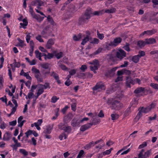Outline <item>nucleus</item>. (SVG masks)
Listing matches in <instances>:
<instances>
[{
	"instance_id": "f257e3e1",
	"label": "nucleus",
	"mask_w": 158,
	"mask_h": 158,
	"mask_svg": "<svg viewBox=\"0 0 158 158\" xmlns=\"http://www.w3.org/2000/svg\"><path fill=\"white\" fill-rule=\"evenodd\" d=\"M93 14V11L91 8L87 9L84 15H83L79 19V22L80 24L84 23L90 19Z\"/></svg>"
},
{
	"instance_id": "f03ea898",
	"label": "nucleus",
	"mask_w": 158,
	"mask_h": 158,
	"mask_svg": "<svg viewBox=\"0 0 158 158\" xmlns=\"http://www.w3.org/2000/svg\"><path fill=\"white\" fill-rule=\"evenodd\" d=\"M107 103L109 105H111L113 108L116 110L120 109L123 106L122 104L118 101L114 100L112 98L109 99Z\"/></svg>"
},
{
	"instance_id": "7ed1b4c3",
	"label": "nucleus",
	"mask_w": 158,
	"mask_h": 158,
	"mask_svg": "<svg viewBox=\"0 0 158 158\" xmlns=\"http://www.w3.org/2000/svg\"><path fill=\"white\" fill-rule=\"evenodd\" d=\"M141 81L138 78H135L133 80L131 77H126V86L128 88H131V84L134 85L135 83L140 84Z\"/></svg>"
},
{
	"instance_id": "20e7f679",
	"label": "nucleus",
	"mask_w": 158,
	"mask_h": 158,
	"mask_svg": "<svg viewBox=\"0 0 158 158\" xmlns=\"http://www.w3.org/2000/svg\"><path fill=\"white\" fill-rule=\"evenodd\" d=\"M145 150L143 149L141 150L138 155V158H147L151 154V151L148 150L144 152Z\"/></svg>"
},
{
	"instance_id": "39448f33",
	"label": "nucleus",
	"mask_w": 158,
	"mask_h": 158,
	"mask_svg": "<svg viewBox=\"0 0 158 158\" xmlns=\"http://www.w3.org/2000/svg\"><path fill=\"white\" fill-rule=\"evenodd\" d=\"M116 57L120 60L122 59L126 56V53L123 50L120 49L116 53Z\"/></svg>"
},
{
	"instance_id": "423d86ee",
	"label": "nucleus",
	"mask_w": 158,
	"mask_h": 158,
	"mask_svg": "<svg viewBox=\"0 0 158 158\" xmlns=\"http://www.w3.org/2000/svg\"><path fill=\"white\" fill-rule=\"evenodd\" d=\"M149 89H135L134 93L137 94V96L144 95L148 93Z\"/></svg>"
},
{
	"instance_id": "0eeeda50",
	"label": "nucleus",
	"mask_w": 158,
	"mask_h": 158,
	"mask_svg": "<svg viewBox=\"0 0 158 158\" xmlns=\"http://www.w3.org/2000/svg\"><path fill=\"white\" fill-rule=\"evenodd\" d=\"M139 112L135 118V120L136 121H138L142 116L143 113H147V112H145V110L144 109V108L143 107L139 108Z\"/></svg>"
},
{
	"instance_id": "6e6552de",
	"label": "nucleus",
	"mask_w": 158,
	"mask_h": 158,
	"mask_svg": "<svg viewBox=\"0 0 158 158\" xmlns=\"http://www.w3.org/2000/svg\"><path fill=\"white\" fill-rule=\"evenodd\" d=\"M156 102H153L150 105L148 106L146 108H144L145 110V112L147 113L150 111L151 110L153 109L156 107Z\"/></svg>"
},
{
	"instance_id": "1a4fd4ad",
	"label": "nucleus",
	"mask_w": 158,
	"mask_h": 158,
	"mask_svg": "<svg viewBox=\"0 0 158 158\" xmlns=\"http://www.w3.org/2000/svg\"><path fill=\"white\" fill-rule=\"evenodd\" d=\"M52 125H49L47 126L44 129L43 132L45 134H50L53 129Z\"/></svg>"
},
{
	"instance_id": "9d476101",
	"label": "nucleus",
	"mask_w": 158,
	"mask_h": 158,
	"mask_svg": "<svg viewBox=\"0 0 158 158\" xmlns=\"http://www.w3.org/2000/svg\"><path fill=\"white\" fill-rule=\"evenodd\" d=\"M122 39L120 37H118L115 39L113 41V42H110L109 44V45L113 46H116L117 44L120 43L122 41Z\"/></svg>"
},
{
	"instance_id": "9b49d317",
	"label": "nucleus",
	"mask_w": 158,
	"mask_h": 158,
	"mask_svg": "<svg viewBox=\"0 0 158 158\" xmlns=\"http://www.w3.org/2000/svg\"><path fill=\"white\" fill-rule=\"evenodd\" d=\"M106 87L103 83L102 82H97L94 87L92 89H105Z\"/></svg>"
},
{
	"instance_id": "f8f14e48",
	"label": "nucleus",
	"mask_w": 158,
	"mask_h": 158,
	"mask_svg": "<svg viewBox=\"0 0 158 158\" xmlns=\"http://www.w3.org/2000/svg\"><path fill=\"white\" fill-rule=\"evenodd\" d=\"M92 124L88 123L81 126L80 128V130L81 131H84L90 128Z\"/></svg>"
},
{
	"instance_id": "ddd939ff",
	"label": "nucleus",
	"mask_w": 158,
	"mask_h": 158,
	"mask_svg": "<svg viewBox=\"0 0 158 158\" xmlns=\"http://www.w3.org/2000/svg\"><path fill=\"white\" fill-rule=\"evenodd\" d=\"M23 117L22 116H20L18 119V126L22 128L24 123L26 122V120H23Z\"/></svg>"
},
{
	"instance_id": "4468645a",
	"label": "nucleus",
	"mask_w": 158,
	"mask_h": 158,
	"mask_svg": "<svg viewBox=\"0 0 158 158\" xmlns=\"http://www.w3.org/2000/svg\"><path fill=\"white\" fill-rule=\"evenodd\" d=\"M54 40L53 39H49L46 45V47L47 49H50L52 46L54 44Z\"/></svg>"
},
{
	"instance_id": "2eb2a0df",
	"label": "nucleus",
	"mask_w": 158,
	"mask_h": 158,
	"mask_svg": "<svg viewBox=\"0 0 158 158\" xmlns=\"http://www.w3.org/2000/svg\"><path fill=\"white\" fill-rule=\"evenodd\" d=\"M12 135L10 132H6L3 135V140L5 141H8L11 137Z\"/></svg>"
},
{
	"instance_id": "dca6fc26",
	"label": "nucleus",
	"mask_w": 158,
	"mask_h": 158,
	"mask_svg": "<svg viewBox=\"0 0 158 158\" xmlns=\"http://www.w3.org/2000/svg\"><path fill=\"white\" fill-rule=\"evenodd\" d=\"M42 123L43 120L42 119H38L36 122L34 123L35 126L38 130H40L41 128L40 126L41 125Z\"/></svg>"
},
{
	"instance_id": "f3484780",
	"label": "nucleus",
	"mask_w": 158,
	"mask_h": 158,
	"mask_svg": "<svg viewBox=\"0 0 158 158\" xmlns=\"http://www.w3.org/2000/svg\"><path fill=\"white\" fill-rule=\"evenodd\" d=\"M157 32L156 29H154L151 30H148L144 31L143 33V35L145 34H147L148 35H152L155 34Z\"/></svg>"
},
{
	"instance_id": "a211bd4d",
	"label": "nucleus",
	"mask_w": 158,
	"mask_h": 158,
	"mask_svg": "<svg viewBox=\"0 0 158 158\" xmlns=\"http://www.w3.org/2000/svg\"><path fill=\"white\" fill-rule=\"evenodd\" d=\"M146 44H153L156 43V40L153 38H150L149 39H146L145 40Z\"/></svg>"
},
{
	"instance_id": "6ab92c4d",
	"label": "nucleus",
	"mask_w": 158,
	"mask_h": 158,
	"mask_svg": "<svg viewBox=\"0 0 158 158\" xmlns=\"http://www.w3.org/2000/svg\"><path fill=\"white\" fill-rule=\"evenodd\" d=\"M92 64L94 66V68L96 69H98L99 67L100 64L99 61L98 60H94L92 62Z\"/></svg>"
},
{
	"instance_id": "aec40b11",
	"label": "nucleus",
	"mask_w": 158,
	"mask_h": 158,
	"mask_svg": "<svg viewBox=\"0 0 158 158\" xmlns=\"http://www.w3.org/2000/svg\"><path fill=\"white\" fill-rule=\"evenodd\" d=\"M38 87L39 88V89H46L47 88H50L49 83H46L44 85L39 84Z\"/></svg>"
},
{
	"instance_id": "412c9836",
	"label": "nucleus",
	"mask_w": 158,
	"mask_h": 158,
	"mask_svg": "<svg viewBox=\"0 0 158 158\" xmlns=\"http://www.w3.org/2000/svg\"><path fill=\"white\" fill-rule=\"evenodd\" d=\"M146 44L145 41L139 40L137 42V45L139 47L142 48L144 47Z\"/></svg>"
},
{
	"instance_id": "4be33fe9",
	"label": "nucleus",
	"mask_w": 158,
	"mask_h": 158,
	"mask_svg": "<svg viewBox=\"0 0 158 158\" xmlns=\"http://www.w3.org/2000/svg\"><path fill=\"white\" fill-rule=\"evenodd\" d=\"M34 94L33 93V91L32 89L29 92L27 96H26V98L27 99L28 98L29 99H31L33 98H34Z\"/></svg>"
},
{
	"instance_id": "5701e85b",
	"label": "nucleus",
	"mask_w": 158,
	"mask_h": 158,
	"mask_svg": "<svg viewBox=\"0 0 158 158\" xmlns=\"http://www.w3.org/2000/svg\"><path fill=\"white\" fill-rule=\"evenodd\" d=\"M17 40L19 42V43L18 44V46L22 48L23 46H26V45L24 44V40H21L19 38H18Z\"/></svg>"
},
{
	"instance_id": "b1692460",
	"label": "nucleus",
	"mask_w": 158,
	"mask_h": 158,
	"mask_svg": "<svg viewBox=\"0 0 158 158\" xmlns=\"http://www.w3.org/2000/svg\"><path fill=\"white\" fill-rule=\"evenodd\" d=\"M89 40V35H87L82 40V42L81 44L82 45H84Z\"/></svg>"
},
{
	"instance_id": "393cba45",
	"label": "nucleus",
	"mask_w": 158,
	"mask_h": 158,
	"mask_svg": "<svg viewBox=\"0 0 158 158\" xmlns=\"http://www.w3.org/2000/svg\"><path fill=\"white\" fill-rule=\"evenodd\" d=\"M106 58L108 61H114V57L112 54H109L107 55Z\"/></svg>"
},
{
	"instance_id": "a878e982",
	"label": "nucleus",
	"mask_w": 158,
	"mask_h": 158,
	"mask_svg": "<svg viewBox=\"0 0 158 158\" xmlns=\"http://www.w3.org/2000/svg\"><path fill=\"white\" fill-rule=\"evenodd\" d=\"M139 58L140 57L137 55L133 56L132 58V60L135 63H137L139 61Z\"/></svg>"
},
{
	"instance_id": "bb28decb",
	"label": "nucleus",
	"mask_w": 158,
	"mask_h": 158,
	"mask_svg": "<svg viewBox=\"0 0 158 158\" xmlns=\"http://www.w3.org/2000/svg\"><path fill=\"white\" fill-rule=\"evenodd\" d=\"M116 11V9L114 7H112L111 9H107L106 10H105V12L108 13V14H110V13H113L115 12Z\"/></svg>"
},
{
	"instance_id": "cd10ccee",
	"label": "nucleus",
	"mask_w": 158,
	"mask_h": 158,
	"mask_svg": "<svg viewBox=\"0 0 158 158\" xmlns=\"http://www.w3.org/2000/svg\"><path fill=\"white\" fill-rule=\"evenodd\" d=\"M19 152L23 155L24 156H26L28 155V152L25 149H20L19 150Z\"/></svg>"
},
{
	"instance_id": "c85d7f7f",
	"label": "nucleus",
	"mask_w": 158,
	"mask_h": 158,
	"mask_svg": "<svg viewBox=\"0 0 158 158\" xmlns=\"http://www.w3.org/2000/svg\"><path fill=\"white\" fill-rule=\"evenodd\" d=\"M81 38V34L79 33L77 36L75 35L73 37V39L74 41H77L79 40Z\"/></svg>"
},
{
	"instance_id": "c756f323",
	"label": "nucleus",
	"mask_w": 158,
	"mask_h": 158,
	"mask_svg": "<svg viewBox=\"0 0 158 158\" xmlns=\"http://www.w3.org/2000/svg\"><path fill=\"white\" fill-rule=\"evenodd\" d=\"M77 76L79 78H84L85 74L84 73L81 72H77Z\"/></svg>"
},
{
	"instance_id": "7c9ffc66",
	"label": "nucleus",
	"mask_w": 158,
	"mask_h": 158,
	"mask_svg": "<svg viewBox=\"0 0 158 158\" xmlns=\"http://www.w3.org/2000/svg\"><path fill=\"white\" fill-rule=\"evenodd\" d=\"M63 130L65 132H70L71 130V127L69 126L65 125V127H64Z\"/></svg>"
},
{
	"instance_id": "2f4dec72",
	"label": "nucleus",
	"mask_w": 158,
	"mask_h": 158,
	"mask_svg": "<svg viewBox=\"0 0 158 158\" xmlns=\"http://www.w3.org/2000/svg\"><path fill=\"white\" fill-rule=\"evenodd\" d=\"M79 123L76 120H73L71 122V125L74 127H75L79 125Z\"/></svg>"
},
{
	"instance_id": "473e14b6",
	"label": "nucleus",
	"mask_w": 158,
	"mask_h": 158,
	"mask_svg": "<svg viewBox=\"0 0 158 158\" xmlns=\"http://www.w3.org/2000/svg\"><path fill=\"white\" fill-rule=\"evenodd\" d=\"M111 119L113 120H116L119 117L118 114H112L111 115Z\"/></svg>"
},
{
	"instance_id": "72a5a7b5",
	"label": "nucleus",
	"mask_w": 158,
	"mask_h": 158,
	"mask_svg": "<svg viewBox=\"0 0 158 158\" xmlns=\"http://www.w3.org/2000/svg\"><path fill=\"white\" fill-rule=\"evenodd\" d=\"M48 21L52 25H54L55 24V23L53 21L52 18L50 15H48L47 18Z\"/></svg>"
},
{
	"instance_id": "f704fd0d",
	"label": "nucleus",
	"mask_w": 158,
	"mask_h": 158,
	"mask_svg": "<svg viewBox=\"0 0 158 158\" xmlns=\"http://www.w3.org/2000/svg\"><path fill=\"white\" fill-rule=\"evenodd\" d=\"M138 104V102L135 99H134L131 102V107H136L137 105Z\"/></svg>"
},
{
	"instance_id": "c9c22d12",
	"label": "nucleus",
	"mask_w": 158,
	"mask_h": 158,
	"mask_svg": "<svg viewBox=\"0 0 158 158\" xmlns=\"http://www.w3.org/2000/svg\"><path fill=\"white\" fill-rule=\"evenodd\" d=\"M94 146V142H90L89 143L86 145L85 146V149H88L90 148L92 146Z\"/></svg>"
},
{
	"instance_id": "e433bc0d",
	"label": "nucleus",
	"mask_w": 158,
	"mask_h": 158,
	"mask_svg": "<svg viewBox=\"0 0 158 158\" xmlns=\"http://www.w3.org/2000/svg\"><path fill=\"white\" fill-rule=\"evenodd\" d=\"M59 99V97H57L56 96H53L51 99V102L52 103H55Z\"/></svg>"
},
{
	"instance_id": "4c0bfd02",
	"label": "nucleus",
	"mask_w": 158,
	"mask_h": 158,
	"mask_svg": "<svg viewBox=\"0 0 158 158\" xmlns=\"http://www.w3.org/2000/svg\"><path fill=\"white\" fill-rule=\"evenodd\" d=\"M44 89H38L37 93L36 98H38V97L41 94H42L44 92Z\"/></svg>"
},
{
	"instance_id": "58836bf2",
	"label": "nucleus",
	"mask_w": 158,
	"mask_h": 158,
	"mask_svg": "<svg viewBox=\"0 0 158 158\" xmlns=\"http://www.w3.org/2000/svg\"><path fill=\"white\" fill-rule=\"evenodd\" d=\"M63 138H64V139L67 138V136L64 133L61 134L59 136V139L61 140H62L63 139Z\"/></svg>"
},
{
	"instance_id": "ea45409f",
	"label": "nucleus",
	"mask_w": 158,
	"mask_h": 158,
	"mask_svg": "<svg viewBox=\"0 0 158 158\" xmlns=\"http://www.w3.org/2000/svg\"><path fill=\"white\" fill-rule=\"evenodd\" d=\"M147 145V143L146 142H143L140 145L138 148V149H139L144 148V147H146Z\"/></svg>"
},
{
	"instance_id": "a19ab883",
	"label": "nucleus",
	"mask_w": 158,
	"mask_h": 158,
	"mask_svg": "<svg viewBox=\"0 0 158 158\" xmlns=\"http://www.w3.org/2000/svg\"><path fill=\"white\" fill-rule=\"evenodd\" d=\"M97 35L98 37L100 40H102L104 38V35L103 34H100L99 33L98 31H97Z\"/></svg>"
},
{
	"instance_id": "79ce46f5",
	"label": "nucleus",
	"mask_w": 158,
	"mask_h": 158,
	"mask_svg": "<svg viewBox=\"0 0 158 158\" xmlns=\"http://www.w3.org/2000/svg\"><path fill=\"white\" fill-rule=\"evenodd\" d=\"M145 55V52L143 51L139 50V54L137 55L140 58L141 57L144 56Z\"/></svg>"
},
{
	"instance_id": "37998d69",
	"label": "nucleus",
	"mask_w": 158,
	"mask_h": 158,
	"mask_svg": "<svg viewBox=\"0 0 158 158\" xmlns=\"http://www.w3.org/2000/svg\"><path fill=\"white\" fill-rule=\"evenodd\" d=\"M129 44L127 43H126V44L123 47V48L127 52H129L130 51V48L129 47Z\"/></svg>"
},
{
	"instance_id": "c03bdc74",
	"label": "nucleus",
	"mask_w": 158,
	"mask_h": 158,
	"mask_svg": "<svg viewBox=\"0 0 158 158\" xmlns=\"http://www.w3.org/2000/svg\"><path fill=\"white\" fill-rule=\"evenodd\" d=\"M131 107L128 108L125 111L124 113V115L125 116H127L128 114L131 113Z\"/></svg>"
},
{
	"instance_id": "a18cd8bd",
	"label": "nucleus",
	"mask_w": 158,
	"mask_h": 158,
	"mask_svg": "<svg viewBox=\"0 0 158 158\" xmlns=\"http://www.w3.org/2000/svg\"><path fill=\"white\" fill-rule=\"evenodd\" d=\"M3 82L4 80L3 77L2 76H0V89L2 88Z\"/></svg>"
},
{
	"instance_id": "49530a36",
	"label": "nucleus",
	"mask_w": 158,
	"mask_h": 158,
	"mask_svg": "<svg viewBox=\"0 0 158 158\" xmlns=\"http://www.w3.org/2000/svg\"><path fill=\"white\" fill-rule=\"evenodd\" d=\"M63 53L62 52H60L59 53H57L55 54V56L57 59H59L62 57Z\"/></svg>"
},
{
	"instance_id": "de8ad7c7",
	"label": "nucleus",
	"mask_w": 158,
	"mask_h": 158,
	"mask_svg": "<svg viewBox=\"0 0 158 158\" xmlns=\"http://www.w3.org/2000/svg\"><path fill=\"white\" fill-rule=\"evenodd\" d=\"M102 50V48H99L97 50L93 53V54L94 55H96L100 53Z\"/></svg>"
},
{
	"instance_id": "09e8293b",
	"label": "nucleus",
	"mask_w": 158,
	"mask_h": 158,
	"mask_svg": "<svg viewBox=\"0 0 158 158\" xmlns=\"http://www.w3.org/2000/svg\"><path fill=\"white\" fill-rule=\"evenodd\" d=\"M124 74L129 75L128 76L130 77L131 74V72L130 71L126 69H123Z\"/></svg>"
},
{
	"instance_id": "8fccbe9b",
	"label": "nucleus",
	"mask_w": 158,
	"mask_h": 158,
	"mask_svg": "<svg viewBox=\"0 0 158 158\" xmlns=\"http://www.w3.org/2000/svg\"><path fill=\"white\" fill-rule=\"evenodd\" d=\"M35 56L37 58L40 56L41 53L38 50H36L35 52Z\"/></svg>"
},
{
	"instance_id": "3c124183",
	"label": "nucleus",
	"mask_w": 158,
	"mask_h": 158,
	"mask_svg": "<svg viewBox=\"0 0 158 158\" xmlns=\"http://www.w3.org/2000/svg\"><path fill=\"white\" fill-rule=\"evenodd\" d=\"M31 71L35 73V74L40 73V71L39 69L35 68V67L32 68Z\"/></svg>"
},
{
	"instance_id": "603ef678",
	"label": "nucleus",
	"mask_w": 158,
	"mask_h": 158,
	"mask_svg": "<svg viewBox=\"0 0 158 158\" xmlns=\"http://www.w3.org/2000/svg\"><path fill=\"white\" fill-rule=\"evenodd\" d=\"M31 14V16L33 17V18L39 21V17L37 16V15H36L35 14V13L34 12Z\"/></svg>"
},
{
	"instance_id": "864d4df0",
	"label": "nucleus",
	"mask_w": 158,
	"mask_h": 158,
	"mask_svg": "<svg viewBox=\"0 0 158 158\" xmlns=\"http://www.w3.org/2000/svg\"><path fill=\"white\" fill-rule=\"evenodd\" d=\"M123 76H119L117 77L115 80V82H117L120 81H122L123 80Z\"/></svg>"
},
{
	"instance_id": "5fc2aeb1",
	"label": "nucleus",
	"mask_w": 158,
	"mask_h": 158,
	"mask_svg": "<svg viewBox=\"0 0 158 158\" xmlns=\"http://www.w3.org/2000/svg\"><path fill=\"white\" fill-rule=\"evenodd\" d=\"M36 39L37 40H38L40 42H43L44 40L41 38V36L40 35H38L36 37Z\"/></svg>"
},
{
	"instance_id": "6e6d98bb",
	"label": "nucleus",
	"mask_w": 158,
	"mask_h": 158,
	"mask_svg": "<svg viewBox=\"0 0 158 158\" xmlns=\"http://www.w3.org/2000/svg\"><path fill=\"white\" fill-rule=\"evenodd\" d=\"M87 69V67L85 65H82L80 68V69L81 70L82 72H84L85 70Z\"/></svg>"
},
{
	"instance_id": "4d7b16f0",
	"label": "nucleus",
	"mask_w": 158,
	"mask_h": 158,
	"mask_svg": "<svg viewBox=\"0 0 158 158\" xmlns=\"http://www.w3.org/2000/svg\"><path fill=\"white\" fill-rule=\"evenodd\" d=\"M41 66L43 68L45 69H47L49 67V64L48 63L44 64H42Z\"/></svg>"
},
{
	"instance_id": "13d9d810",
	"label": "nucleus",
	"mask_w": 158,
	"mask_h": 158,
	"mask_svg": "<svg viewBox=\"0 0 158 158\" xmlns=\"http://www.w3.org/2000/svg\"><path fill=\"white\" fill-rule=\"evenodd\" d=\"M84 153V152L83 150H81L79 152L78 155H77V158H81L82 157Z\"/></svg>"
},
{
	"instance_id": "bf43d9fd",
	"label": "nucleus",
	"mask_w": 158,
	"mask_h": 158,
	"mask_svg": "<svg viewBox=\"0 0 158 158\" xmlns=\"http://www.w3.org/2000/svg\"><path fill=\"white\" fill-rule=\"evenodd\" d=\"M32 131L29 130L25 133L27 138H28L29 136L32 134Z\"/></svg>"
},
{
	"instance_id": "052dcab7",
	"label": "nucleus",
	"mask_w": 158,
	"mask_h": 158,
	"mask_svg": "<svg viewBox=\"0 0 158 158\" xmlns=\"http://www.w3.org/2000/svg\"><path fill=\"white\" fill-rule=\"evenodd\" d=\"M0 100H1L2 102L5 103L6 104L7 103V100L6 96L0 98Z\"/></svg>"
},
{
	"instance_id": "680f3d73",
	"label": "nucleus",
	"mask_w": 158,
	"mask_h": 158,
	"mask_svg": "<svg viewBox=\"0 0 158 158\" xmlns=\"http://www.w3.org/2000/svg\"><path fill=\"white\" fill-rule=\"evenodd\" d=\"M150 86L154 89H158V85L154 83H151Z\"/></svg>"
},
{
	"instance_id": "e2e57ef3",
	"label": "nucleus",
	"mask_w": 158,
	"mask_h": 158,
	"mask_svg": "<svg viewBox=\"0 0 158 158\" xmlns=\"http://www.w3.org/2000/svg\"><path fill=\"white\" fill-rule=\"evenodd\" d=\"M153 3V6L155 7L156 5H158V0H152Z\"/></svg>"
},
{
	"instance_id": "0e129e2a",
	"label": "nucleus",
	"mask_w": 158,
	"mask_h": 158,
	"mask_svg": "<svg viewBox=\"0 0 158 158\" xmlns=\"http://www.w3.org/2000/svg\"><path fill=\"white\" fill-rule=\"evenodd\" d=\"M17 123V121L16 120H14L9 123V125L12 126H15Z\"/></svg>"
},
{
	"instance_id": "69168bd1",
	"label": "nucleus",
	"mask_w": 158,
	"mask_h": 158,
	"mask_svg": "<svg viewBox=\"0 0 158 158\" xmlns=\"http://www.w3.org/2000/svg\"><path fill=\"white\" fill-rule=\"evenodd\" d=\"M118 69L117 67H115L114 68H113L111 69L110 70L108 71V72L110 73H114L115 72L116 70H117V69Z\"/></svg>"
},
{
	"instance_id": "338daca9",
	"label": "nucleus",
	"mask_w": 158,
	"mask_h": 158,
	"mask_svg": "<svg viewBox=\"0 0 158 158\" xmlns=\"http://www.w3.org/2000/svg\"><path fill=\"white\" fill-rule=\"evenodd\" d=\"M99 41L98 39L94 38L91 42V43L93 44H98L99 42Z\"/></svg>"
},
{
	"instance_id": "774afa93",
	"label": "nucleus",
	"mask_w": 158,
	"mask_h": 158,
	"mask_svg": "<svg viewBox=\"0 0 158 158\" xmlns=\"http://www.w3.org/2000/svg\"><path fill=\"white\" fill-rule=\"evenodd\" d=\"M76 73V70L75 69H72L69 72V73L72 76L74 75Z\"/></svg>"
}]
</instances>
